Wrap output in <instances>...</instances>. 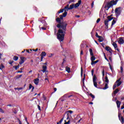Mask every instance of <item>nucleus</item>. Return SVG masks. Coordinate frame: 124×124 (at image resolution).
Here are the masks:
<instances>
[{
	"mask_svg": "<svg viewBox=\"0 0 124 124\" xmlns=\"http://www.w3.org/2000/svg\"><path fill=\"white\" fill-rule=\"evenodd\" d=\"M56 21L60 24H57L56 27L59 29L58 33L57 34V38L60 42L63 41L64 39V35H65L66 31V26H67V22L64 21L61 22V19L60 17L56 18Z\"/></svg>",
	"mask_w": 124,
	"mask_h": 124,
	"instance_id": "1",
	"label": "nucleus"
},
{
	"mask_svg": "<svg viewBox=\"0 0 124 124\" xmlns=\"http://www.w3.org/2000/svg\"><path fill=\"white\" fill-rule=\"evenodd\" d=\"M118 0H116L115 1L114 0H111L106 4L104 3L103 6H104V8L106 9V10H108L110 7H112L113 5H116V4H117Z\"/></svg>",
	"mask_w": 124,
	"mask_h": 124,
	"instance_id": "2",
	"label": "nucleus"
},
{
	"mask_svg": "<svg viewBox=\"0 0 124 124\" xmlns=\"http://www.w3.org/2000/svg\"><path fill=\"white\" fill-rule=\"evenodd\" d=\"M115 12L116 18H118L119 16L121 15V13H122V7H119L116 8L115 9Z\"/></svg>",
	"mask_w": 124,
	"mask_h": 124,
	"instance_id": "3",
	"label": "nucleus"
},
{
	"mask_svg": "<svg viewBox=\"0 0 124 124\" xmlns=\"http://www.w3.org/2000/svg\"><path fill=\"white\" fill-rule=\"evenodd\" d=\"M86 79V77L85 75H84V78L82 79V82H83V86H82V90L86 92V91H88V89L86 86H85V79Z\"/></svg>",
	"mask_w": 124,
	"mask_h": 124,
	"instance_id": "4",
	"label": "nucleus"
},
{
	"mask_svg": "<svg viewBox=\"0 0 124 124\" xmlns=\"http://www.w3.org/2000/svg\"><path fill=\"white\" fill-rule=\"evenodd\" d=\"M111 20H113V17L110 16H108V19L105 20V25L106 27H108V23L111 21Z\"/></svg>",
	"mask_w": 124,
	"mask_h": 124,
	"instance_id": "5",
	"label": "nucleus"
},
{
	"mask_svg": "<svg viewBox=\"0 0 124 124\" xmlns=\"http://www.w3.org/2000/svg\"><path fill=\"white\" fill-rule=\"evenodd\" d=\"M121 115H122V113L121 112V111H119V112H118L119 119L120 120V121H121L122 124H124V117H123V116H122L121 118Z\"/></svg>",
	"mask_w": 124,
	"mask_h": 124,
	"instance_id": "6",
	"label": "nucleus"
},
{
	"mask_svg": "<svg viewBox=\"0 0 124 124\" xmlns=\"http://www.w3.org/2000/svg\"><path fill=\"white\" fill-rule=\"evenodd\" d=\"M96 76L95 75H94L93 77V85L95 88H97V83L96 82Z\"/></svg>",
	"mask_w": 124,
	"mask_h": 124,
	"instance_id": "7",
	"label": "nucleus"
},
{
	"mask_svg": "<svg viewBox=\"0 0 124 124\" xmlns=\"http://www.w3.org/2000/svg\"><path fill=\"white\" fill-rule=\"evenodd\" d=\"M118 42L119 44H120V45H122V44H124V37L119 38Z\"/></svg>",
	"mask_w": 124,
	"mask_h": 124,
	"instance_id": "8",
	"label": "nucleus"
},
{
	"mask_svg": "<svg viewBox=\"0 0 124 124\" xmlns=\"http://www.w3.org/2000/svg\"><path fill=\"white\" fill-rule=\"evenodd\" d=\"M81 2H82V1L81 0H79L78 3L74 4L75 8H77V7H79V6H80V4H81Z\"/></svg>",
	"mask_w": 124,
	"mask_h": 124,
	"instance_id": "9",
	"label": "nucleus"
},
{
	"mask_svg": "<svg viewBox=\"0 0 124 124\" xmlns=\"http://www.w3.org/2000/svg\"><path fill=\"white\" fill-rule=\"evenodd\" d=\"M115 83L116 84L117 87H119L122 85V81H121V79H118L116 82Z\"/></svg>",
	"mask_w": 124,
	"mask_h": 124,
	"instance_id": "10",
	"label": "nucleus"
},
{
	"mask_svg": "<svg viewBox=\"0 0 124 124\" xmlns=\"http://www.w3.org/2000/svg\"><path fill=\"white\" fill-rule=\"evenodd\" d=\"M20 62H19V64H23L24 62H25V57H20Z\"/></svg>",
	"mask_w": 124,
	"mask_h": 124,
	"instance_id": "11",
	"label": "nucleus"
},
{
	"mask_svg": "<svg viewBox=\"0 0 124 124\" xmlns=\"http://www.w3.org/2000/svg\"><path fill=\"white\" fill-rule=\"evenodd\" d=\"M34 83L36 85H38V84L39 83V78H37L34 79Z\"/></svg>",
	"mask_w": 124,
	"mask_h": 124,
	"instance_id": "12",
	"label": "nucleus"
},
{
	"mask_svg": "<svg viewBox=\"0 0 124 124\" xmlns=\"http://www.w3.org/2000/svg\"><path fill=\"white\" fill-rule=\"evenodd\" d=\"M106 51L109 52V53H112V49H111V48H110L109 46H106Z\"/></svg>",
	"mask_w": 124,
	"mask_h": 124,
	"instance_id": "13",
	"label": "nucleus"
},
{
	"mask_svg": "<svg viewBox=\"0 0 124 124\" xmlns=\"http://www.w3.org/2000/svg\"><path fill=\"white\" fill-rule=\"evenodd\" d=\"M43 69L42 70V72H43V73L46 72V70L47 69V66L45 65H43Z\"/></svg>",
	"mask_w": 124,
	"mask_h": 124,
	"instance_id": "14",
	"label": "nucleus"
},
{
	"mask_svg": "<svg viewBox=\"0 0 124 124\" xmlns=\"http://www.w3.org/2000/svg\"><path fill=\"white\" fill-rule=\"evenodd\" d=\"M115 23H117V19H115L113 20V21L112 22V23H111V29H112L113 28V26H114V24Z\"/></svg>",
	"mask_w": 124,
	"mask_h": 124,
	"instance_id": "15",
	"label": "nucleus"
},
{
	"mask_svg": "<svg viewBox=\"0 0 124 124\" xmlns=\"http://www.w3.org/2000/svg\"><path fill=\"white\" fill-rule=\"evenodd\" d=\"M121 103H122L121 102H120L119 101H116V104H117V108H120V107H121Z\"/></svg>",
	"mask_w": 124,
	"mask_h": 124,
	"instance_id": "16",
	"label": "nucleus"
},
{
	"mask_svg": "<svg viewBox=\"0 0 124 124\" xmlns=\"http://www.w3.org/2000/svg\"><path fill=\"white\" fill-rule=\"evenodd\" d=\"M72 113H73V111L72 110H68L67 111H66V112L65 113V114H64V116H65V115H67L68 114H72Z\"/></svg>",
	"mask_w": 124,
	"mask_h": 124,
	"instance_id": "17",
	"label": "nucleus"
},
{
	"mask_svg": "<svg viewBox=\"0 0 124 124\" xmlns=\"http://www.w3.org/2000/svg\"><path fill=\"white\" fill-rule=\"evenodd\" d=\"M41 57H43V58H44V57H46V52L45 51H42L41 55Z\"/></svg>",
	"mask_w": 124,
	"mask_h": 124,
	"instance_id": "18",
	"label": "nucleus"
},
{
	"mask_svg": "<svg viewBox=\"0 0 124 124\" xmlns=\"http://www.w3.org/2000/svg\"><path fill=\"white\" fill-rule=\"evenodd\" d=\"M65 11H68L69 10V4H67L64 8Z\"/></svg>",
	"mask_w": 124,
	"mask_h": 124,
	"instance_id": "19",
	"label": "nucleus"
},
{
	"mask_svg": "<svg viewBox=\"0 0 124 124\" xmlns=\"http://www.w3.org/2000/svg\"><path fill=\"white\" fill-rule=\"evenodd\" d=\"M98 38H99L98 39L99 42H102V41H103V40H104V39L101 36L99 37Z\"/></svg>",
	"mask_w": 124,
	"mask_h": 124,
	"instance_id": "20",
	"label": "nucleus"
},
{
	"mask_svg": "<svg viewBox=\"0 0 124 124\" xmlns=\"http://www.w3.org/2000/svg\"><path fill=\"white\" fill-rule=\"evenodd\" d=\"M112 46H113V47H114L115 49L118 48V45H117V43L113 42L112 43Z\"/></svg>",
	"mask_w": 124,
	"mask_h": 124,
	"instance_id": "21",
	"label": "nucleus"
},
{
	"mask_svg": "<svg viewBox=\"0 0 124 124\" xmlns=\"http://www.w3.org/2000/svg\"><path fill=\"white\" fill-rule=\"evenodd\" d=\"M105 82H106V84H109V79H108V77H107V76H106L105 77Z\"/></svg>",
	"mask_w": 124,
	"mask_h": 124,
	"instance_id": "22",
	"label": "nucleus"
},
{
	"mask_svg": "<svg viewBox=\"0 0 124 124\" xmlns=\"http://www.w3.org/2000/svg\"><path fill=\"white\" fill-rule=\"evenodd\" d=\"M99 62V60H96V61H93L91 62V65H93V64H95V63H97Z\"/></svg>",
	"mask_w": 124,
	"mask_h": 124,
	"instance_id": "23",
	"label": "nucleus"
},
{
	"mask_svg": "<svg viewBox=\"0 0 124 124\" xmlns=\"http://www.w3.org/2000/svg\"><path fill=\"white\" fill-rule=\"evenodd\" d=\"M64 10H65L64 9H61L58 12L57 15H59L60 13H62V12H63Z\"/></svg>",
	"mask_w": 124,
	"mask_h": 124,
	"instance_id": "24",
	"label": "nucleus"
},
{
	"mask_svg": "<svg viewBox=\"0 0 124 124\" xmlns=\"http://www.w3.org/2000/svg\"><path fill=\"white\" fill-rule=\"evenodd\" d=\"M73 8H75L74 4H72V5H70L69 10H71V9H73Z\"/></svg>",
	"mask_w": 124,
	"mask_h": 124,
	"instance_id": "25",
	"label": "nucleus"
},
{
	"mask_svg": "<svg viewBox=\"0 0 124 124\" xmlns=\"http://www.w3.org/2000/svg\"><path fill=\"white\" fill-rule=\"evenodd\" d=\"M108 83H106L105 85V87L103 88V90H107L109 87L108 86Z\"/></svg>",
	"mask_w": 124,
	"mask_h": 124,
	"instance_id": "26",
	"label": "nucleus"
},
{
	"mask_svg": "<svg viewBox=\"0 0 124 124\" xmlns=\"http://www.w3.org/2000/svg\"><path fill=\"white\" fill-rule=\"evenodd\" d=\"M119 92H120V90L118 89H116L115 91L113 92V94H117Z\"/></svg>",
	"mask_w": 124,
	"mask_h": 124,
	"instance_id": "27",
	"label": "nucleus"
},
{
	"mask_svg": "<svg viewBox=\"0 0 124 124\" xmlns=\"http://www.w3.org/2000/svg\"><path fill=\"white\" fill-rule=\"evenodd\" d=\"M65 69H66V71H67L68 73H70V68L68 67H66Z\"/></svg>",
	"mask_w": 124,
	"mask_h": 124,
	"instance_id": "28",
	"label": "nucleus"
},
{
	"mask_svg": "<svg viewBox=\"0 0 124 124\" xmlns=\"http://www.w3.org/2000/svg\"><path fill=\"white\" fill-rule=\"evenodd\" d=\"M89 52L90 53L91 56H93V49L92 48H90L89 49Z\"/></svg>",
	"mask_w": 124,
	"mask_h": 124,
	"instance_id": "29",
	"label": "nucleus"
},
{
	"mask_svg": "<svg viewBox=\"0 0 124 124\" xmlns=\"http://www.w3.org/2000/svg\"><path fill=\"white\" fill-rule=\"evenodd\" d=\"M19 59V57H18L17 56H14V58H13V60L14 61H18Z\"/></svg>",
	"mask_w": 124,
	"mask_h": 124,
	"instance_id": "30",
	"label": "nucleus"
},
{
	"mask_svg": "<svg viewBox=\"0 0 124 124\" xmlns=\"http://www.w3.org/2000/svg\"><path fill=\"white\" fill-rule=\"evenodd\" d=\"M91 62H93L94 61H95V57H94V56H92V57L91 58Z\"/></svg>",
	"mask_w": 124,
	"mask_h": 124,
	"instance_id": "31",
	"label": "nucleus"
},
{
	"mask_svg": "<svg viewBox=\"0 0 124 124\" xmlns=\"http://www.w3.org/2000/svg\"><path fill=\"white\" fill-rule=\"evenodd\" d=\"M66 15H67V12H66V11H64V12L62 16L64 17H66Z\"/></svg>",
	"mask_w": 124,
	"mask_h": 124,
	"instance_id": "32",
	"label": "nucleus"
},
{
	"mask_svg": "<svg viewBox=\"0 0 124 124\" xmlns=\"http://www.w3.org/2000/svg\"><path fill=\"white\" fill-rule=\"evenodd\" d=\"M69 114H67V118H66V120H68V121H70V118H69Z\"/></svg>",
	"mask_w": 124,
	"mask_h": 124,
	"instance_id": "33",
	"label": "nucleus"
},
{
	"mask_svg": "<svg viewBox=\"0 0 124 124\" xmlns=\"http://www.w3.org/2000/svg\"><path fill=\"white\" fill-rule=\"evenodd\" d=\"M117 84L116 83V82H115L113 86V90H115L116 88H117Z\"/></svg>",
	"mask_w": 124,
	"mask_h": 124,
	"instance_id": "34",
	"label": "nucleus"
},
{
	"mask_svg": "<svg viewBox=\"0 0 124 124\" xmlns=\"http://www.w3.org/2000/svg\"><path fill=\"white\" fill-rule=\"evenodd\" d=\"M42 23H43V24H44V26H45V27H46V26H47V23H46V21H45V20H43Z\"/></svg>",
	"mask_w": 124,
	"mask_h": 124,
	"instance_id": "35",
	"label": "nucleus"
},
{
	"mask_svg": "<svg viewBox=\"0 0 124 124\" xmlns=\"http://www.w3.org/2000/svg\"><path fill=\"white\" fill-rule=\"evenodd\" d=\"M64 119V115L63 116V118H62V119L59 122L60 124H61L62 123V121H63V119Z\"/></svg>",
	"mask_w": 124,
	"mask_h": 124,
	"instance_id": "36",
	"label": "nucleus"
},
{
	"mask_svg": "<svg viewBox=\"0 0 124 124\" xmlns=\"http://www.w3.org/2000/svg\"><path fill=\"white\" fill-rule=\"evenodd\" d=\"M120 69H121V73H123V72L124 71V68H123V65H122V66H121Z\"/></svg>",
	"mask_w": 124,
	"mask_h": 124,
	"instance_id": "37",
	"label": "nucleus"
},
{
	"mask_svg": "<svg viewBox=\"0 0 124 124\" xmlns=\"http://www.w3.org/2000/svg\"><path fill=\"white\" fill-rule=\"evenodd\" d=\"M89 95H90V96H91V97H92V98H95V96H94V95H93V94H92V93H90V94H89Z\"/></svg>",
	"mask_w": 124,
	"mask_h": 124,
	"instance_id": "38",
	"label": "nucleus"
},
{
	"mask_svg": "<svg viewBox=\"0 0 124 124\" xmlns=\"http://www.w3.org/2000/svg\"><path fill=\"white\" fill-rule=\"evenodd\" d=\"M34 87L33 86H32V85H31V84H29V90H31V88H32H32H33Z\"/></svg>",
	"mask_w": 124,
	"mask_h": 124,
	"instance_id": "39",
	"label": "nucleus"
},
{
	"mask_svg": "<svg viewBox=\"0 0 124 124\" xmlns=\"http://www.w3.org/2000/svg\"><path fill=\"white\" fill-rule=\"evenodd\" d=\"M66 62V60L65 59H63V62H62V65H63V64L64 63V62Z\"/></svg>",
	"mask_w": 124,
	"mask_h": 124,
	"instance_id": "40",
	"label": "nucleus"
},
{
	"mask_svg": "<svg viewBox=\"0 0 124 124\" xmlns=\"http://www.w3.org/2000/svg\"><path fill=\"white\" fill-rule=\"evenodd\" d=\"M15 90H23V87H20V88H15Z\"/></svg>",
	"mask_w": 124,
	"mask_h": 124,
	"instance_id": "41",
	"label": "nucleus"
},
{
	"mask_svg": "<svg viewBox=\"0 0 124 124\" xmlns=\"http://www.w3.org/2000/svg\"><path fill=\"white\" fill-rule=\"evenodd\" d=\"M14 67H15L16 70H17V69H18V68H19V65H17V66H14Z\"/></svg>",
	"mask_w": 124,
	"mask_h": 124,
	"instance_id": "42",
	"label": "nucleus"
},
{
	"mask_svg": "<svg viewBox=\"0 0 124 124\" xmlns=\"http://www.w3.org/2000/svg\"><path fill=\"white\" fill-rule=\"evenodd\" d=\"M0 113H4V111H3V109H2V108H0Z\"/></svg>",
	"mask_w": 124,
	"mask_h": 124,
	"instance_id": "43",
	"label": "nucleus"
},
{
	"mask_svg": "<svg viewBox=\"0 0 124 124\" xmlns=\"http://www.w3.org/2000/svg\"><path fill=\"white\" fill-rule=\"evenodd\" d=\"M94 72V70L92 69L91 71V73H92V76H93V73Z\"/></svg>",
	"mask_w": 124,
	"mask_h": 124,
	"instance_id": "44",
	"label": "nucleus"
},
{
	"mask_svg": "<svg viewBox=\"0 0 124 124\" xmlns=\"http://www.w3.org/2000/svg\"><path fill=\"white\" fill-rule=\"evenodd\" d=\"M22 77V75L17 76L16 79H19Z\"/></svg>",
	"mask_w": 124,
	"mask_h": 124,
	"instance_id": "45",
	"label": "nucleus"
},
{
	"mask_svg": "<svg viewBox=\"0 0 124 124\" xmlns=\"http://www.w3.org/2000/svg\"><path fill=\"white\" fill-rule=\"evenodd\" d=\"M81 76H83V68H81Z\"/></svg>",
	"mask_w": 124,
	"mask_h": 124,
	"instance_id": "46",
	"label": "nucleus"
},
{
	"mask_svg": "<svg viewBox=\"0 0 124 124\" xmlns=\"http://www.w3.org/2000/svg\"><path fill=\"white\" fill-rule=\"evenodd\" d=\"M17 120L18 121V123L19 124H22V122H21V120H20L19 118H17Z\"/></svg>",
	"mask_w": 124,
	"mask_h": 124,
	"instance_id": "47",
	"label": "nucleus"
},
{
	"mask_svg": "<svg viewBox=\"0 0 124 124\" xmlns=\"http://www.w3.org/2000/svg\"><path fill=\"white\" fill-rule=\"evenodd\" d=\"M104 56H105V60H106V61H107V62H109V60H108V59H107V58H106V56H105V53H104Z\"/></svg>",
	"mask_w": 124,
	"mask_h": 124,
	"instance_id": "48",
	"label": "nucleus"
},
{
	"mask_svg": "<svg viewBox=\"0 0 124 124\" xmlns=\"http://www.w3.org/2000/svg\"><path fill=\"white\" fill-rule=\"evenodd\" d=\"M63 16H62V15H61L60 16V19H61V20H62V19H63Z\"/></svg>",
	"mask_w": 124,
	"mask_h": 124,
	"instance_id": "49",
	"label": "nucleus"
},
{
	"mask_svg": "<svg viewBox=\"0 0 124 124\" xmlns=\"http://www.w3.org/2000/svg\"><path fill=\"white\" fill-rule=\"evenodd\" d=\"M95 36H96V37H97L98 38H99V37H100V36H99L97 32H96Z\"/></svg>",
	"mask_w": 124,
	"mask_h": 124,
	"instance_id": "50",
	"label": "nucleus"
},
{
	"mask_svg": "<svg viewBox=\"0 0 124 124\" xmlns=\"http://www.w3.org/2000/svg\"><path fill=\"white\" fill-rule=\"evenodd\" d=\"M72 2H74V0H70L69 1V3H71Z\"/></svg>",
	"mask_w": 124,
	"mask_h": 124,
	"instance_id": "51",
	"label": "nucleus"
},
{
	"mask_svg": "<svg viewBox=\"0 0 124 124\" xmlns=\"http://www.w3.org/2000/svg\"><path fill=\"white\" fill-rule=\"evenodd\" d=\"M99 22H100V18H98L97 21H96V23H99Z\"/></svg>",
	"mask_w": 124,
	"mask_h": 124,
	"instance_id": "52",
	"label": "nucleus"
},
{
	"mask_svg": "<svg viewBox=\"0 0 124 124\" xmlns=\"http://www.w3.org/2000/svg\"><path fill=\"white\" fill-rule=\"evenodd\" d=\"M53 56V54L51 53L49 56H48V58H51Z\"/></svg>",
	"mask_w": 124,
	"mask_h": 124,
	"instance_id": "53",
	"label": "nucleus"
},
{
	"mask_svg": "<svg viewBox=\"0 0 124 124\" xmlns=\"http://www.w3.org/2000/svg\"><path fill=\"white\" fill-rule=\"evenodd\" d=\"M104 72H105L104 70H103L102 72V75H103V77H104V74H104Z\"/></svg>",
	"mask_w": 124,
	"mask_h": 124,
	"instance_id": "54",
	"label": "nucleus"
},
{
	"mask_svg": "<svg viewBox=\"0 0 124 124\" xmlns=\"http://www.w3.org/2000/svg\"><path fill=\"white\" fill-rule=\"evenodd\" d=\"M25 121L26 123H27V124H30V123H29V122H28V119H27V117L25 118Z\"/></svg>",
	"mask_w": 124,
	"mask_h": 124,
	"instance_id": "55",
	"label": "nucleus"
},
{
	"mask_svg": "<svg viewBox=\"0 0 124 124\" xmlns=\"http://www.w3.org/2000/svg\"><path fill=\"white\" fill-rule=\"evenodd\" d=\"M109 65V68L110 69H111V70H112V66H111V64H110V63H108Z\"/></svg>",
	"mask_w": 124,
	"mask_h": 124,
	"instance_id": "56",
	"label": "nucleus"
},
{
	"mask_svg": "<svg viewBox=\"0 0 124 124\" xmlns=\"http://www.w3.org/2000/svg\"><path fill=\"white\" fill-rule=\"evenodd\" d=\"M70 121L69 120L67 122L65 123L64 124H70Z\"/></svg>",
	"mask_w": 124,
	"mask_h": 124,
	"instance_id": "57",
	"label": "nucleus"
},
{
	"mask_svg": "<svg viewBox=\"0 0 124 124\" xmlns=\"http://www.w3.org/2000/svg\"><path fill=\"white\" fill-rule=\"evenodd\" d=\"M42 30H43V31H46V28L44 27H42Z\"/></svg>",
	"mask_w": 124,
	"mask_h": 124,
	"instance_id": "58",
	"label": "nucleus"
},
{
	"mask_svg": "<svg viewBox=\"0 0 124 124\" xmlns=\"http://www.w3.org/2000/svg\"><path fill=\"white\" fill-rule=\"evenodd\" d=\"M44 58L43 57H41V62H42L43 61V59H44Z\"/></svg>",
	"mask_w": 124,
	"mask_h": 124,
	"instance_id": "59",
	"label": "nucleus"
},
{
	"mask_svg": "<svg viewBox=\"0 0 124 124\" xmlns=\"http://www.w3.org/2000/svg\"><path fill=\"white\" fill-rule=\"evenodd\" d=\"M13 62H14V61H11V62H9V63H10V64H12V63H13Z\"/></svg>",
	"mask_w": 124,
	"mask_h": 124,
	"instance_id": "60",
	"label": "nucleus"
},
{
	"mask_svg": "<svg viewBox=\"0 0 124 124\" xmlns=\"http://www.w3.org/2000/svg\"><path fill=\"white\" fill-rule=\"evenodd\" d=\"M38 109L39 110H41V108H40V106H38Z\"/></svg>",
	"mask_w": 124,
	"mask_h": 124,
	"instance_id": "61",
	"label": "nucleus"
},
{
	"mask_svg": "<svg viewBox=\"0 0 124 124\" xmlns=\"http://www.w3.org/2000/svg\"><path fill=\"white\" fill-rule=\"evenodd\" d=\"M80 47H81V48H84V45L81 44V45H80Z\"/></svg>",
	"mask_w": 124,
	"mask_h": 124,
	"instance_id": "62",
	"label": "nucleus"
},
{
	"mask_svg": "<svg viewBox=\"0 0 124 124\" xmlns=\"http://www.w3.org/2000/svg\"><path fill=\"white\" fill-rule=\"evenodd\" d=\"M115 50L118 52H120V49H119V48H115Z\"/></svg>",
	"mask_w": 124,
	"mask_h": 124,
	"instance_id": "63",
	"label": "nucleus"
},
{
	"mask_svg": "<svg viewBox=\"0 0 124 124\" xmlns=\"http://www.w3.org/2000/svg\"><path fill=\"white\" fill-rule=\"evenodd\" d=\"M54 92H57V89L56 88H54Z\"/></svg>",
	"mask_w": 124,
	"mask_h": 124,
	"instance_id": "64",
	"label": "nucleus"
}]
</instances>
